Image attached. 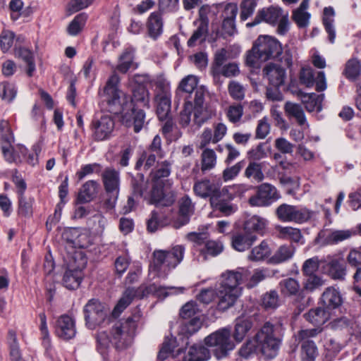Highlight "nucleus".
<instances>
[{
	"mask_svg": "<svg viewBox=\"0 0 361 361\" xmlns=\"http://www.w3.org/2000/svg\"><path fill=\"white\" fill-rule=\"evenodd\" d=\"M119 81L118 75L113 73L104 88L109 110L116 114L123 113L134 102L137 107L132 108L130 112L123 113L122 122L127 127H133L135 133H139L145 123V113L138 106L149 108V93L144 87H138L133 91V98H130L118 89Z\"/></svg>",
	"mask_w": 361,
	"mask_h": 361,
	"instance_id": "f257e3e1",
	"label": "nucleus"
},
{
	"mask_svg": "<svg viewBox=\"0 0 361 361\" xmlns=\"http://www.w3.org/2000/svg\"><path fill=\"white\" fill-rule=\"evenodd\" d=\"M247 269L240 267L235 270H226L221 274L216 296L218 308L226 310L233 306L242 295L240 284L248 276Z\"/></svg>",
	"mask_w": 361,
	"mask_h": 361,
	"instance_id": "f03ea898",
	"label": "nucleus"
},
{
	"mask_svg": "<svg viewBox=\"0 0 361 361\" xmlns=\"http://www.w3.org/2000/svg\"><path fill=\"white\" fill-rule=\"evenodd\" d=\"M137 328L136 321L128 317L125 321L117 322L113 326L111 339L106 332H101L97 336L98 348L101 350L107 349L111 343L116 348H123L130 344Z\"/></svg>",
	"mask_w": 361,
	"mask_h": 361,
	"instance_id": "7ed1b4c3",
	"label": "nucleus"
},
{
	"mask_svg": "<svg viewBox=\"0 0 361 361\" xmlns=\"http://www.w3.org/2000/svg\"><path fill=\"white\" fill-rule=\"evenodd\" d=\"M282 326L266 322L253 338L258 352L267 358L276 356L281 345Z\"/></svg>",
	"mask_w": 361,
	"mask_h": 361,
	"instance_id": "20e7f679",
	"label": "nucleus"
},
{
	"mask_svg": "<svg viewBox=\"0 0 361 361\" xmlns=\"http://www.w3.org/2000/svg\"><path fill=\"white\" fill-rule=\"evenodd\" d=\"M185 247L176 245L170 250H155L153 253V269L157 271L159 277L165 278L169 271L174 269L183 259Z\"/></svg>",
	"mask_w": 361,
	"mask_h": 361,
	"instance_id": "39448f33",
	"label": "nucleus"
},
{
	"mask_svg": "<svg viewBox=\"0 0 361 361\" xmlns=\"http://www.w3.org/2000/svg\"><path fill=\"white\" fill-rule=\"evenodd\" d=\"M205 344L214 348V355L218 359H222L228 355V353L235 348L231 340V330L222 328L209 334L204 338Z\"/></svg>",
	"mask_w": 361,
	"mask_h": 361,
	"instance_id": "423d86ee",
	"label": "nucleus"
},
{
	"mask_svg": "<svg viewBox=\"0 0 361 361\" xmlns=\"http://www.w3.org/2000/svg\"><path fill=\"white\" fill-rule=\"evenodd\" d=\"M186 238L200 246L198 249L200 257H202L204 261L219 255L224 250V245L220 240H208L206 233H189Z\"/></svg>",
	"mask_w": 361,
	"mask_h": 361,
	"instance_id": "0eeeda50",
	"label": "nucleus"
},
{
	"mask_svg": "<svg viewBox=\"0 0 361 361\" xmlns=\"http://www.w3.org/2000/svg\"><path fill=\"white\" fill-rule=\"evenodd\" d=\"M73 259L74 262L68 264L63 278V283L68 289L79 287L82 279V270L87 264V259L81 252L75 253Z\"/></svg>",
	"mask_w": 361,
	"mask_h": 361,
	"instance_id": "6e6552de",
	"label": "nucleus"
},
{
	"mask_svg": "<svg viewBox=\"0 0 361 361\" xmlns=\"http://www.w3.org/2000/svg\"><path fill=\"white\" fill-rule=\"evenodd\" d=\"M164 155L165 152L161 147V139L159 135H157L151 144L140 155L135 167L137 169L143 167L144 169L148 170L156 163L157 164L158 159H162Z\"/></svg>",
	"mask_w": 361,
	"mask_h": 361,
	"instance_id": "1a4fd4ad",
	"label": "nucleus"
},
{
	"mask_svg": "<svg viewBox=\"0 0 361 361\" xmlns=\"http://www.w3.org/2000/svg\"><path fill=\"white\" fill-rule=\"evenodd\" d=\"M321 331L318 328L301 329L295 334L296 340L301 343V358L302 361H313L317 355V348L311 340Z\"/></svg>",
	"mask_w": 361,
	"mask_h": 361,
	"instance_id": "9d476101",
	"label": "nucleus"
},
{
	"mask_svg": "<svg viewBox=\"0 0 361 361\" xmlns=\"http://www.w3.org/2000/svg\"><path fill=\"white\" fill-rule=\"evenodd\" d=\"M107 307L98 300L92 299L84 307L86 325L94 329L102 324L108 315Z\"/></svg>",
	"mask_w": 361,
	"mask_h": 361,
	"instance_id": "9b49d317",
	"label": "nucleus"
},
{
	"mask_svg": "<svg viewBox=\"0 0 361 361\" xmlns=\"http://www.w3.org/2000/svg\"><path fill=\"white\" fill-rule=\"evenodd\" d=\"M114 127L115 122L111 115H96L90 126L94 140L102 141L109 139L112 135Z\"/></svg>",
	"mask_w": 361,
	"mask_h": 361,
	"instance_id": "f8f14e48",
	"label": "nucleus"
},
{
	"mask_svg": "<svg viewBox=\"0 0 361 361\" xmlns=\"http://www.w3.org/2000/svg\"><path fill=\"white\" fill-rule=\"evenodd\" d=\"M255 49H258L261 61H267L271 59L277 58L282 53L280 42L274 37L264 35L259 36L255 42Z\"/></svg>",
	"mask_w": 361,
	"mask_h": 361,
	"instance_id": "ddd939ff",
	"label": "nucleus"
},
{
	"mask_svg": "<svg viewBox=\"0 0 361 361\" xmlns=\"http://www.w3.org/2000/svg\"><path fill=\"white\" fill-rule=\"evenodd\" d=\"M279 198L276 187L265 183L257 186L256 195L250 197L249 204L252 207H267Z\"/></svg>",
	"mask_w": 361,
	"mask_h": 361,
	"instance_id": "4468645a",
	"label": "nucleus"
},
{
	"mask_svg": "<svg viewBox=\"0 0 361 361\" xmlns=\"http://www.w3.org/2000/svg\"><path fill=\"white\" fill-rule=\"evenodd\" d=\"M321 262L325 264L324 268L331 279L341 281L345 279L347 268L341 255H329L324 257Z\"/></svg>",
	"mask_w": 361,
	"mask_h": 361,
	"instance_id": "2eb2a0df",
	"label": "nucleus"
},
{
	"mask_svg": "<svg viewBox=\"0 0 361 361\" xmlns=\"http://www.w3.org/2000/svg\"><path fill=\"white\" fill-rule=\"evenodd\" d=\"M56 334L63 340H69L74 338L76 334L75 320L68 315H61L56 320Z\"/></svg>",
	"mask_w": 361,
	"mask_h": 361,
	"instance_id": "dca6fc26",
	"label": "nucleus"
},
{
	"mask_svg": "<svg viewBox=\"0 0 361 361\" xmlns=\"http://www.w3.org/2000/svg\"><path fill=\"white\" fill-rule=\"evenodd\" d=\"M195 194L203 199L209 198L210 204L214 206L216 204L215 194L217 192L216 183L212 182L209 179H202L195 182L193 185Z\"/></svg>",
	"mask_w": 361,
	"mask_h": 361,
	"instance_id": "f3484780",
	"label": "nucleus"
},
{
	"mask_svg": "<svg viewBox=\"0 0 361 361\" xmlns=\"http://www.w3.org/2000/svg\"><path fill=\"white\" fill-rule=\"evenodd\" d=\"M282 14L283 11L280 8L271 6L262 8L257 12L252 22L247 23V27H253L262 22L274 25L278 22Z\"/></svg>",
	"mask_w": 361,
	"mask_h": 361,
	"instance_id": "a211bd4d",
	"label": "nucleus"
},
{
	"mask_svg": "<svg viewBox=\"0 0 361 361\" xmlns=\"http://www.w3.org/2000/svg\"><path fill=\"white\" fill-rule=\"evenodd\" d=\"M138 290L140 298L149 294H152L159 298H164L169 294H179L183 293L185 288L173 286L163 287L155 283H152L145 288L140 287Z\"/></svg>",
	"mask_w": 361,
	"mask_h": 361,
	"instance_id": "6ab92c4d",
	"label": "nucleus"
},
{
	"mask_svg": "<svg viewBox=\"0 0 361 361\" xmlns=\"http://www.w3.org/2000/svg\"><path fill=\"white\" fill-rule=\"evenodd\" d=\"M102 180L107 194H118L120 187V173L114 168H106L102 173Z\"/></svg>",
	"mask_w": 361,
	"mask_h": 361,
	"instance_id": "aec40b11",
	"label": "nucleus"
},
{
	"mask_svg": "<svg viewBox=\"0 0 361 361\" xmlns=\"http://www.w3.org/2000/svg\"><path fill=\"white\" fill-rule=\"evenodd\" d=\"M264 76L274 87H279L284 83L286 70L280 65L269 63L263 68Z\"/></svg>",
	"mask_w": 361,
	"mask_h": 361,
	"instance_id": "412c9836",
	"label": "nucleus"
},
{
	"mask_svg": "<svg viewBox=\"0 0 361 361\" xmlns=\"http://www.w3.org/2000/svg\"><path fill=\"white\" fill-rule=\"evenodd\" d=\"M194 211L195 205L191 199L187 195L183 197L179 201V215L177 221L173 223V228H179L187 224Z\"/></svg>",
	"mask_w": 361,
	"mask_h": 361,
	"instance_id": "4be33fe9",
	"label": "nucleus"
},
{
	"mask_svg": "<svg viewBox=\"0 0 361 361\" xmlns=\"http://www.w3.org/2000/svg\"><path fill=\"white\" fill-rule=\"evenodd\" d=\"M321 300L324 307L331 312L343 302L341 293L334 287H329L324 291Z\"/></svg>",
	"mask_w": 361,
	"mask_h": 361,
	"instance_id": "5701e85b",
	"label": "nucleus"
},
{
	"mask_svg": "<svg viewBox=\"0 0 361 361\" xmlns=\"http://www.w3.org/2000/svg\"><path fill=\"white\" fill-rule=\"evenodd\" d=\"M137 67L138 63L135 61V50L127 48L119 56L116 69L121 73H126L129 70H135Z\"/></svg>",
	"mask_w": 361,
	"mask_h": 361,
	"instance_id": "b1692460",
	"label": "nucleus"
},
{
	"mask_svg": "<svg viewBox=\"0 0 361 361\" xmlns=\"http://www.w3.org/2000/svg\"><path fill=\"white\" fill-rule=\"evenodd\" d=\"M202 8L200 10V18L197 21L198 25L197 30H195L188 41V45L189 47L195 46L197 42H202L205 40V38L208 33V19L207 17L202 15Z\"/></svg>",
	"mask_w": 361,
	"mask_h": 361,
	"instance_id": "393cba45",
	"label": "nucleus"
},
{
	"mask_svg": "<svg viewBox=\"0 0 361 361\" xmlns=\"http://www.w3.org/2000/svg\"><path fill=\"white\" fill-rule=\"evenodd\" d=\"M135 297L140 298L138 289L134 288H126L112 311L113 317H118Z\"/></svg>",
	"mask_w": 361,
	"mask_h": 361,
	"instance_id": "a878e982",
	"label": "nucleus"
},
{
	"mask_svg": "<svg viewBox=\"0 0 361 361\" xmlns=\"http://www.w3.org/2000/svg\"><path fill=\"white\" fill-rule=\"evenodd\" d=\"M210 356V352L206 347L195 344L187 349L183 361H207Z\"/></svg>",
	"mask_w": 361,
	"mask_h": 361,
	"instance_id": "bb28decb",
	"label": "nucleus"
},
{
	"mask_svg": "<svg viewBox=\"0 0 361 361\" xmlns=\"http://www.w3.org/2000/svg\"><path fill=\"white\" fill-rule=\"evenodd\" d=\"M274 231L276 236L281 240L298 243L302 238L301 231L298 228L276 225Z\"/></svg>",
	"mask_w": 361,
	"mask_h": 361,
	"instance_id": "cd10ccee",
	"label": "nucleus"
},
{
	"mask_svg": "<svg viewBox=\"0 0 361 361\" xmlns=\"http://www.w3.org/2000/svg\"><path fill=\"white\" fill-rule=\"evenodd\" d=\"M333 312L326 308L317 307L310 310L304 316L305 319L315 326H321L325 324L332 317Z\"/></svg>",
	"mask_w": 361,
	"mask_h": 361,
	"instance_id": "c85d7f7f",
	"label": "nucleus"
},
{
	"mask_svg": "<svg viewBox=\"0 0 361 361\" xmlns=\"http://www.w3.org/2000/svg\"><path fill=\"white\" fill-rule=\"evenodd\" d=\"M284 110L287 116L295 118L299 126H308L305 112L300 104L287 102L285 104Z\"/></svg>",
	"mask_w": 361,
	"mask_h": 361,
	"instance_id": "c756f323",
	"label": "nucleus"
},
{
	"mask_svg": "<svg viewBox=\"0 0 361 361\" xmlns=\"http://www.w3.org/2000/svg\"><path fill=\"white\" fill-rule=\"evenodd\" d=\"M99 184L96 180L85 182L78 196V200L80 203H86L92 201L97 195Z\"/></svg>",
	"mask_w": 361,
	"mask_h": 361,
	"instance_id": "7c9ffc66",
	"label": "nucleus"
},
{
	"mask_svg": "<svg viewBox=\"0 0 361 361\" xmlns=\"http://www.w3.org/2000/svg\"><path fill=\"white\" fill-rule=\"evenodd\" d=\"M267 223L268 221L266 219L254 215L245 222L244 230L247 233L256 232L263 235L265 233Z\"/></svg>",
	"mask_w": 361,
	"mask_h": 361,
	"instance_id": "2f4dec72",
	"label": "nucleus"
},
{
	"mask_svg": "<svg viewBox=\"0 0 361 361\" xmlns=\"http://www.w3.org/2000/svg\"><path fill=\"white\" fill-rule=\"evenodd\" d=\"M295 252V249L292 245H281L269 258V262L274 264L285 262L293 258Z\"/></svg>",
	"mask_w": 361,
	"mask_h": 361,
	"instance_id": "473e14b6",
	"label": "nucleus"
},
{
	"mask_svg": "<svg viewBox=\"0 0 361 361\" xmlns=\"http://www.w3.org/2000/svg\"><path fill=\"white\" fill-rule=\"evenodd\" d=\"M257 240V237L252 233H238L232 238L233 247L239 252L248 249Z\"/></svg>",
	"mask_w": 361,
	"mask_h": 361,
	"instance_id": "72a5a7b5",
	"label": "nucleus"
},
{
	"mask_svg": "<svg viewBox=\"0 0 361 361\" xmlns=\"http://www.w3.org/2000/svg\"><path fill=\"white\" fill-rule=\"evenodd\" d=\"M147 29L149 35L157 39L162 32L163 21L159 12L151 13L147 21Z\"/></svg>",
	"mask_w": 361,
	"mask_h": 361,
	"instance_id": "f704fd0d",
	"label": "nucleus"
},
{
	"mask_svg": "<svg viewBox=\"0 0 361 361\" xmlns=\"http://www.w3.org/2000/svg\"><path fill=\"white\" fill-rule=\"evenodd\" d=\"M324 94H317L315 93L304 94L302 95V102L304 104L307 111H320L322 109V102L324 99Z\"/></svg>",
	"mask_w": 361,
	"mask_h": 361,
	"instance_id": "c9c22d12",
	"label": "nucleus"
},
{
	"mask_svg": "<svg viewBox=\"0 0 361 361\" xmlns=\"http://www.w3.org/2000/svg\"><path fill=\"white\" fill-rule=\"evenodd\" d=\"M64 239L69 240L74 247H87L90 245L89 237L85 233L78 234L75 229L66 231L63 234Z\"/></svg>",
	"mask_w": 361,
	"mask_h": 361,
	"instance_id": "e433bc0d",
	"label": "nucleus"
},
{
	"mask_svg": "<svg viewBox=\"0 0 361 361\" xmlns=\"http://www.w3.org/2000/svg\"><path fill=\"white\" fill-rule=\"evenodd\" d=\"M252 327V322L247 317H239L235 320L233 337L237 342H241Z\"/></svg>",
	"mask_w": 361,
	"mask_h": 361,
	"instance_id": "4c0bfd02",
	"label": "nucleus"
},
{
	"mask_svg": "<svg viewBox=\"0 0 361 361\" xmlns=\"http://www.w3.org/2000/svg\"><path fill=\"white\" fill-rule=\"evenodd\" d=\"M244 176L247 179L259 183L264 178L262 171V164L257 161H250L245 169Z\"/></svg>",
	"mask_w": 361,
	"mask_h": 361,
	"instance_id": "58836bf2",
	"label": "nucleus"
},
{
	"mask_svg": "<svg viewBox=\"0 0 361 361\" xmlns=\"http://www.w3.org/2000/svg\"><path fill=\"white\" fill-rule=\"evenodd\" d=\"M157 114L161 121L166 120L171 111V96H155Z\"/></svg>",
	"mask_w": 361,
	"mask_h": 361,
	"instance_id": "ea45409f",
	"label": "nucleus"
},
{
	"mask_svg": "<svg viewBox=\"0 0 361 361\" xmlns=\"http://www.w3.org/2000/svg\"><path fill=\"white\" fill-rule=\"evenodd\" d=\"M198 78L194 75H188L183 78L177 88L176 97H180V92L191 94L195 89H197Z\"/></svg>",
	"mask_w": 361,
	"mask_h": 361,
	"instance_id": "a19ab883",
	"label": "nucleus"
},
{
	"mask_svg": "<svg viewBox=\"0 0 361 361\" xmlns=\"http://www.w3.org/2000/svg\"><path fill=\"white\" fill-rule=\"evenodd\" d=\"M335 12L333 8H325L324 10L323 23L325 30L329 35V39L331 43H334L336 38V31L333 25Z\"/></svg>",
	"mask_w": 361,
	"mask_h": 361,
	"instance_id": "79ce46f5",
	"label": "nucleus"
},
{
	"mask_svg": "<svg viewBox=\"0 0 361 361\" xmlns=\"http://www.w3.org/2000/svg\"><path fill=\"white\" fill-rule=\"evenodd\" d=\"M291 222L303 224L312 219L316 212L307 207H299L294 205Z\"/></svg>",
	"mask_w": 361,
	"mask_h": 361,
	"instance_id": "37998d69",
	"label": "nucleus"
},
{
	"mask_svg": "<svg viewBox=\"0 0 361 361\" xmlns=\"http://www.w3.org/2000/svg\"><path fill=\"white\" fill-rule=\"evenodd\" d=\"M281 291L285 295H296L300 291V285L298 280L288 278L280 282Z\"/></svg>",
	"mask_w": 361,
	"mask_h": 361,
	"instance_id": "c03bdc74",
	"label": "nucleus"
},
{
	"mask_svg": "<svg viewBox=\"0 0 361 361\" xmlns=\"http://www.w3.org/2000/svg\"><path fill=\"white\" fill-rule=\"evenodd\" d=\"M271 254V248L268 243L263 240L259 245L252 248L248 259L251 261H260L269 257Z\"/></svg>",
	"mask_w": 361,
	"mask_h": 361,
	"instance_id": "a18cd8bd",
	"label": "nucleus"
},
{
	"mask_svg": "<svg viewBox=\"0 0 361 361\" xmlns=\"http://www.w3.org/2000/svg\"><path fill=\"white\" fill-rule=\"evenodd\" d=\"M214 115L213 110L206 106H197L194 107V123L200 126L204 123L212 118Z\"/></svg>",
	"mask_w": 361,
	"mask_h": 361,
	"instance_id": "49530a36",
	"label": "nucleus"
},
{
	"mask_svg": "<svg viewBox=\"0 0 361 361\" xmlns=\"http://www.w3.org/2000/svg\"><path fill=\"white\" fill-rule=\"evenodd\" d=\"M171 162L169 160L157 161L156 169L152 172V179L159 184V180L168 177L171 173Z\"/></svg>",
	"mask_w": 361,
	"mask_h": 361,
	"instance_id": "de8ad7c7",
	"label": "nucleus"
},
{
	"mask_svg": "<svg viewBox=\"0 0 361 361\" xmlns=\"http://www.w3.org/2000/svg\"><path fill=\"white\" fill-rule=\"evenodd\" d=\"M157 183L153 187L152 190V200L154 202L156 203H161L164 205H170L173 203L175 201V197L173 193H171L169 198L165 200V190L163 188H159Z\"/></svg>",
	"mask_w": 361,
	"mask_h": 361,
	"instance_id": "09e8293b",
	"label": "nucleus"
},
{
	"mask_svg": "<svg viewBox=\"0 0 361 361\" xmlns=\"http://www.w3.org/2000/svg\"><path fill=\"white\" fill-rule=\"evenodd\" d=\"M87 16L85 13L77 15L67 27L68 33L71 36L78 35L85 26Z\"/></svg>",
	"mask_w": 361,
	"mask_h": 361,
	"instance_id": "8fccbe9b",
	"label": "nucleus"
},
{
	"mask_svg": "<svg viewBox=\"0 0 361 361\" xmlns=\"http://www.w3.org/2000/svg\"><path fill=\"white\" fill-rule=\"evenodd\" d=\"M361 73L360 61L355 58L349 59L345 65V75L350 80L356 79Z\"/></svg>",
	"mask_w": 361,
	"mask_h": 361,
	"instance_id": "3c124183",
	"label": "nucleus"
},
{
	"mask_svg": "<svg viewBox=\"0 0 361 361\" xmlns=\"http://www.w3.org/2000/svg\"><path fill=\"white\" fill-rule=\"evenodd\" d=\"M170 223L171 221L169 219L160 220L157 212L152 211L147 222V230L149 232L153 233Z\"/></svg>",
	"mask_w": 361,
	"mask_h": 361,
	"instance_id": "603ef678",
	"label": "nucleus"
},
{
	"mask_svg": "<svg viewBox=\"0 0 361 361\" xmlns=\"http://www.w3.org/2000/svg\"><path fill=\"white\" fill-rule=\"evenodd\" d=\"M34 198L26 197L25 195L18 196V213L20 215L30 217L32 214Z\"/></svg>",
	"mask_w": 361,
	"mask_h": 361,
	"instance_id": "864d4df0",
	"label": "nucleus"
},
{
	"mask_svg": "<svg viewBox=\"0 0 361 361\" xmlns=\"http://www.w3.org/2000/svg\"><path fill=\"white\" fill-rule=\"evenodd\" d=\"M133 191L135 195L142 197L148 188L147 180L142 174H137L132 179Z\"/></svg>",
	"mask_w": 361,
	"mask_h": 361,
	"instance_id": "5fc2aeb1",
	"label": "nucleus"
},
{
	"mask_svg": "<svg viewBox=\"0 0 361 361\" xmlns=\"http://www.w3.org/2000/svg\"><path fill=\"white\" fill-rule=\"evenodd\" d=\"M216 163V156L214 150L206 149L202 154V171L210 170L214 168Z\"/></svg>",
	"mask_w": 361,
	"mask_h": 361,
	"instance_id": "6e6d98bb",
	"label": "nucleus"
},
{
	"mask_svg": "<svg viewBox=\"0 0 361 361\" xmlns=\"http://www.w3.org/2000/svg\"><path fill=\"white\" fill-rule=\"evenodd\" d=\"M279 297L276 291L271 290L263 295L262 298V306L268 309H276L279 305Z\"/></svg>",
	"mask_w": 361,
	"mask_h": 361,
	"instance_id": "4d7b16f0",
	"label": "nucleus"
},
{
	"mask_svg": "<svg viewBox=\"0 0 361 361\" xmlns=\"http://www.w3.org/2000/svg\"><path fill=\"white\" fill-rule=\"evenodd\" d=\"M355 234L351 230H335L327 236V240L330 243L336 244L339 242L349 239Z\"/></svg>",
	"mask_w": 361,
	"mask_h": 361,
	"instance_id": "13d9d810",
	"label": "nucleus"
},
{
	"mask_svg": "<svg viewBox=\"0 0 361 361\" xmlns=\"http://www.w3.org/2000/svg\"><path fill=\"white\" fill-rule=\"evenodd\" d=\"M294 205L282 204L276 209L277 218L283 222H291Z\"/></svg>",
	"mask_w": 361,
	"mask_h": 361,
	"instance_id": "bf43d9fd",
	"label": "nucleus"
},
{
	"mask_svg": "<svg viewBox=\"0 0 361 361\" xmlns=\"http://www.w3.org/2000/svg\"><path fill=\"white\" fill-rule=\"evenodd\" d=\"M200 310L196 302L193 301L185 303L180 310V316L183 319L199 317Z\"/></svg>",
	"mask_w": 361,
	"mask_h": 361,
	"instance_id": "052dcab7",
	"label": "nucleus"
},
{
	"mask_svg": "<svg viewBox=\"0 0 361 361\" xmlns=\"http://www.w3.org/2000/svg\"><path fill=\"white\" fill-rule=\"evenodd\" d=\"M0 135L2 143L11 145L14 142V135L8 121L5 120L0 121Z\"/></svg>",
	"mask_w": 361,
	"mask_h": 361,
	"instance_id": "680f3d73",
	"label": "nucleus"
},
{
	"mask_svg": "<svg viewBox=\"0 0 361 361\" xmlns=\"http://www.w3.org/2000/svg\"><path fill=\"white\" fill-rule=\"evenodd\" d=\"M305 276H307V279L303 283L304 290L312 292L315 289L324 285V281L322 280V279L320 276L316 275L315 274Z\"/></svg>",
	"mask_w": 361,
	"mask_h": 361,
	"instance_id": "e2e57ef3",
	"label": "nucleus"
},
{
	"mask_svg": "<svg viewBox=\"0 0 361 361\" xmlns=\"http://www.w3.org/2000/svg\"><path fill=\"white\" fill-rule=\"evenodd\" d=\"M2 153L5 159L10 163L21 161L19 153L16 152L11 146L7 143H2L1 145Z\"/></svg>",
	"mask_w": 361,
	"mask_h": 361,
	"instance_id": "0e129e2a",
	"label": "nucleus"
},
{
	"mask_svg": "<svg viewBox=\"0 0 361 361\" xmlns=\"http://www.w3.org/2000/svg\"><path fill=\"white\" fill-rule=\"evenodd\" d=\"M320 261L317 257H314L305 260L302 267L303 275L314 274L318 270Z\"/></svg>",
	"mask_w": 361,
	"mask_h": 361,
	"instance_id": "69168bd1",
	"label": "nucleus"
},
{
	"mask_svg": "<svg viewBox=\"0 0 361 361\" xmlns=\"http://www.w3.org/2000/svg\"><path fill=\"white\" fill-rule=\"evenodd\" d=\"M230 96L238 101L243 100L245 97V89L242 85L236 81H231L228 87Z\"/></svg>",
	"mask_w": 361,
	"mask_h": 361,
	"instance_id": "338daca9",
	"label": "nucleus"
},
{
	"mask_svg": "<svg viewBox=\"0 0 361 361\" xmlns=\"http://www.w3.org/2000/svg\"><path fill=\"white\" fill-rule=\"evenodd\" d=\"M2 90L0 91V96L4 100L11 102L16 97L17 90L14 85L4 82L1 84Z\"/></svg>",
	"mask_w": 361,
	"mask_h": 361,
	"instance_id": "774afa93",
	"label": "nucleus"
}]
</instances>
